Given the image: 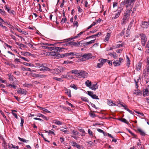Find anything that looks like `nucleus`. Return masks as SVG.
<instances>
[{
    "label": "nucleus",
    "mask_w": 149,
    "mask_h": 149,
    "mask_svg": "<svg viewBox=\"0 0 149 149\" xmlns=\"http://www.w3.org/2000/svg\"><path fill=\"white\" fill-rule=\"evenodd\" d=\"M78 54L74 52H70L66 53L65 54H57L55 52H52L50 53V55L54 58H59L65 56H69L68 58L69 59H72L74 58V56H77Z\"/></svg>",
    "instance_id": "f257e3e1"
},
{
    "label": "nucleus",
    "mask_w": 149,
    "mask_h": 149,
    "mask_svg": "<svg viewBox=\"0 0 149 149\" xmlns=\"http://www.w3.org/2000/svg\"><path fill=\"white\" fill-rule=\"evenodd\" d=\"M63 49V48H61L58 47H50L47 46V49L51 51L52 52L49 53V55L52 56L50 54V53L52 52H55L57 54H58V52H60L61 51V49Z\"/></svg>",
    "instance_id": "f03ea898"
},
{
    "label": "nucleus",
    "mask_w": 149,
    "mask_h": 149,
    "mask_svg": "<svg viewBox=\"0 0 149 149\" xmlns=\"http://www.w3.org/2000/svg\"><path fill=\"white\" fill-rule=\"evenodd\" d=\"M136 0H124V1L122 3L123 4L125 5L126 8H127L132 4L133 5Z\"/></svg>",
    "instance_id": "7ed1b4c3"
},
{
    "label": "nucleus",
    "mask_w": 149,
    "mask_h": 149,
    "mask_svg": "<svg viewBox=\"0 0 149 149\" xmlns=\"http://www.w3.org/2000/svg\"><path fill=\"white\" fill-rule=\"evenodd\" d=\"M84 31L81 32L79 33L78 34H77V36H74L73 38H69L68 39H64L63 40V42H62L61 43L64 42H67L70 41L71 40H72L73 39H75L79 37H80V36H81L82 35V34L84 33Z\"/></svg>",
    "instance_id": "20e7f679"
},
{
    "label": "nucleus",
    "mask_w": 149,
    "mask_h": 149,
    "mask_svg": "<svg viewBox=\"0 0 149 149\" xmlns=\"http://www.w3.org/2000/svg\"><path fill=\"white\" fill-rule=\"evenodd\" d=\"M140 36L141 37V45L142 46H145L147 41V38L146 35L144 34H140Z\"/></svg>",
    "instance_id": "39448f33"
},
{
    "label": "nucleus",
    "mask_w": 149,
    "mask_h": 149,
    "mask_svg": "<svg viewBox=\"0 0 149 149\" xmlns=\"http://www.w3.org/2000/svg\"><path fill=\"white\" fill-rule=\"evenodd\" d=\"M79 74L78 75H77V77L79 78H85L87 76V73L84 71L79 70Z\"/></svg>",
    "instance_id": "423d86ee"
},
{
    "label": "nucleus",
    "mask_w": 149,
    "mask_h": 149,
    "mask_svg": "<svg viewBox=\"0 0 149 149\" xmlns=\"http://www.w3.org/2000/svg\"><path fill=\"white\" fill-rule=\"evenodd\" d=\"M45 64H42L41 65H40L38 64L39 66H40V67L41 68L39 69L40 71H52V70L49 68H48L46 66L44 65Z\"/></svg>",
    "instance_id": "0eeeda50"
},
{
    "label": "nucleus",
    "mask_w": 149,
    "mask_h": 149,
    "mask_svg": "<svg viewBox=\"0 0 149 149\" xmlns=\"http://www.w3.org/2000/svg\"><path fill=\"white\" fill-rule=\"evenodd\" d=\"M92 54L91 53H88L84 54L82 56V58L81 59L82 60L84 61L87 60H88L92 58Z\"/></svg>",
    "instance_id": "6e6552de"
},
{
    "label": "nucleus",
    "mask_w": 149,
    "mask_h": 149,
    "mask_svg": "<svg viewBox=\"0 0 149 149\" xmlns=\"http://www.w3.org/2000/svg\"><path fill=\"white\" fill-rule=\"evenodd\" d=\"M129 16L130 14H127L125 13L124 14V17L123 19V21L122 24H125L128 20Z\"/></svg>",
    "instance_id": "1a4fd4ad"
},
{
    "label": "nucleus",
    "mask_w": 149,
    "mask_h": 149,
    "mask_svg": "<svg viewBox=\"0 0 149 149\" xmlns=\"http://www.w3.org/2000/svg\"><path fill=\"white\" fill-rule=\"evenodd\" d=\"M87 92H88V94L89 96L91 97L92 98H93V99H97V100L99 99V98L98 97V96L96 95L95 94H93V92H92L91 91H88Z\"/></svg>",
    "instance_id": "9d476101"
},
{
    "label": "nucleus",
    "mask_w": 149,
    "mask_h": 149,
    "mask_svg": "<svg viewBox=\"0 0 149 149\" xmlns=\"http://www.w3.org/2000/svg\"><path fill=\"white\" fill-rule=\"evenodd\" d=\"M119 104H120L122 107H123L124 109L126 111L129 112H132V111L130 110L128 108L127 105H125L123 103L120 101L118 103Z\"/></svg>",
    "instance_id": "9b49d317"
},
{
    "label": "nucleus",
    "mask_w": 149,
    "mask_h": 149,
    "mask_svg": "<svg viewBox=\"0 0 149 149\" xmlns=\"http://www.w3.org/2000/svg\"><path fill=\"white\" fill-rule=\"evenodd\" d=\"M149 25V22H143L141 23V27L144 29H146L148 27Z\"/></svg>",
    "instance_id": "f8f14e48"
},
{
    "label": "nucleus",
    "mask_w": 149,
    "mask_h": 149,
    "mask_svg": "<svg viewBox=\"0 0 149 149\" xmlns=\"http://www.w3.org/2000/svg\"><path fill=\"white\" fill-rule=\"evenodd\" d=\"M63 45H64V46H65V45L66 46H67L68 45H72L78 47L77 42H70L68 43H65L64 44H63Z\"/></svg>",
    "instance_id": "ddd939ff"
},
{
    "label": "nucleus",
    "mask_w": 149,
    "mask_h": 149,
    "mask_svg": "<svg viewBox=\"0 0 149 149\" xmlns=\"http://www.w3.org/2000/svg\"><path fill=\"white\" fill-rule=\"evenodd\" d=\"M77 44H78V47L79 46L81 47H85L87 46L86 42H84L83 40L80 42H77Z\"/></svg>",
    "instance_id": "4468645a"
},
{
    "label": "nucleus",
    "mask_w": 149,
    "mask_h": 149,
    "mask_svg": "<svg viewBox=\"0 0 149 149\" xmlns=\"http://www.w3.org/2000/svg\"><path fill=\"white\" fill-rule=\"evenodd\" d=\"M66 69V68L64 67H61L57 69L56 71H57V72L60 73L63 72Z\"/></svg>",
    "instance_id": "2eb2a0df"
},
{
    "label": "nucleus",
    "mask_w": 149,
    "mask_h": 149,
    "mask_svg": "<svg viewBox=\"0 0 149 149\" xmlns=\"http://www.w3.org/2000/svg\"><path fill=\"white\" fill-rule=\"evenodd\" d=\"M107 101V104L109 106H115L116 105V104L114 103L112 100H108Z\"/></svg>",
    "instance_id": "dca6fc26"
},
{
    "label": "nucleus",
    "mask_w": 149,
    "mask_h": 149,
    "mask_svg": "<svg viewBox=\"0 0 149 149\" xmlns=\"http://www.w3.org/2000/svg\"><path fill=\"white\" fill-rule=\"evenodd\" d=\"M98 88V85H97V84H91V86L90 88L92 90L94 91H95L96 89H97Z\"/></svg>",
    "instance_id": "f3484780"
},
{
    "label": "nucleus",
    "mask_w": 149,
    "mask_h": 149,
    "mask_svg": "<svg viewBox=\"0 0 149 149\" xmlns=\"http://www.w3.org/2000/svg\"><path fill=\"white\" fill-rule=\"evenodd\" d=\"M17 92L19 94H21L25 95L26 94V91L24 89H20V90H18Z\"/></svg>",
    "instance_id": "a211bd4d"
},
{
    "label": "nucleus",
    "mask_w": 149,
    "mask_h": 149,
    "mask_svg": "<svg viewBox=\"0 0 149 149\" xmlns=\"http://www.w3.org/2000/svg\"><path fill=\"white\" fill-rule=\"evenodd\" d=\"M137 130L141 135L143 136H145L146 135L145 132L141 129L138 128Z\"/></svg>",
    "instance_id": "6ab92c4d"
},
{
    "label": "nucleus",
    "mask_w": 149,
    "mask_h": 149,
    "mask_svg": "<svg viewBox=\"0 0 149 149\" xmlns=\"http://www.w3.org/2000/svg\"><path fill=\"white\" fill-rule=\"evenodd\" d=\"M133 94L137 95H141L142 93L139 90H134V91L133 92Z\"/></svg>",
    "instance_id": "aec40b11"
},
{
    "label": "nucleus",
    "mask_w": 149,
    "mask_h": 149,
    "mask_svg": "<svg viewBox=\"0 0 149 149\" xmlns=\"http://www.w3.org/2000/svg\"><path fill=\"white\" fill-rule=\"evenodd\" d=\"M65 93L68 96L70 97H71V91L70 89H66L65 90Z\"/></svg>",
    "instance_id": "412c9836"
},
{
    "label": "nucleus",
    "mask_w": 149,
    "mask_h": 149,
    "mask_svg": "<svg viewBox=\"0 0 149 149\" xmlns=\"http://www.w3.org/2000/svg\"><path fill=\"white\" fill-rule=\"evenodd\" d=\"M107 59L103 58H101L99 60V61H100V63L102 64V65L104 63L107 62Z\"/></svg>",
    "instance_id": "4be33fe9"
},
{
    "label": "nucleus",
    "mask_w": 149,
    "mask_h": 149,
    "mask_svg": "<svg viewBox=\"0 0 149 149\" xmlns=\"http://www.w3.org/2000/svg\"><path fill=\"white\" fill-rule=\"evenodd\" d=\"M113 63L114 66H117L120 65V63L118 60L114 61Z\"/></svg>",
    "instance_id": "5701e85b"
},
{
    "label": "nucleus",
    "mask_w": 149,
    "mask_h": 149,
    "mask_svg": "<svg viewBox=\"0 0 149 149\" xmlns=\"http://www.w3.org/2000/svg\"><path fill=\"white\" fill-rule=\"evenodd\" d=\"M141 63L140 62L138 63L136 66V69L137 70H139L141 68Z\"/></svg>",
    "instance_id": "b1692460"
},
{
    "label": "nucleus",
    "mask_w": 149,
    "mask_h": 149,
    "mask_svg": "<svg viewBox=\"0 0 149 149\" xmlns=\"http://www.w3.org/2000/svg\"><path fill=\"white\" fill-rule=\"evenodd\" d=\"M85 84L86 86L90 88L91 86L92 83L91 81L89 80H87L85 82Z\"/></svg>",
    "instance_id": "393cba45"
},
{
    "label": "nucleus",
    "mask_w": 149,
    "mask_h": 149,
    "mask_svg": "<svg viewBox=\"0 0 149 149\" xmlns=\"http://www.w3.org/2000/svg\"><path fill=\"white\" fill-rule=\"evenodd\" d=\"M109 55L111 57H113L114 58L116 59L118 57L117 55L114 52L110 53Z\"/></svg>",
    "instance_id": "a878e982"
},
{
    "label": "nucleus",
    "mask_w": 149,
    "mask_h": 149,
    "mask_svg": "<svg viewBox=\"0 0 149 149\" xmlns=\"http://www.w3.org/2000/svg\"><path fill=\"white\" fill-rule=\"evenodd\" d=\"M101 35V32H99L97 34L90 36V37H91V38H94L95 37H98L100 36Z\"/></svg>",
    "instance_id": "bb28decb"
},
{
    "label": "nucleus",
    "mask_w": 149,
    "mask_h": 149,
    "mask_svg": "<svg viewBox=\"0 0 149 149\" xmlns=\"http://www.w3.org/2000/svg\"><path fill=\"white\" fill-rule=\"evenodd\" d=\"M79 70H72L71 71L72 73L76 74V75L77 77V75H78V74H79Z\"/></svg>",
    "instance_id": "cd10ccee"
},
{
    "label": "nucleus",
    "mask_w": 149,
    "mask_h": 149,
    "mask_svg": "<svg viewBox=\"0 0 149 149\" xmlns=\"http://www.w3.org/2000/svg\"><path fill=\"white\" fill-rule=\"evenodd\" d=\"M9 77V79L10 81H13L14 79H15V77L13 75H12L11 74H8Z\"/></svg>",
    "instance_id": "c85d7f7f"
},
{
    "label": "nucleus",
    "mask_w": 149,
    "mask_h": 149,
    "mask_svg": "<svg viewBox=\"0 0 149 149\" xmlns=\"http://www.w3.org/2000/svg\"><path fill=\"white\" fill-rule=\"evenodd\" d=\"M118 120L126 124H127L128 123V122L127 120L124 118H119L118 119Z\"/></svg>",
    "instance_id": "c756f323"
},
{
    "label": "nucleus",
    "mask_w": 149,
    "mask_h": 149,
    "mask_svg": "<svg viewBox=\"0 0 149 149\" xmlns=\"http://www.w3.org/2000/svg\"><path fill=\"white\" fill-rule=\"evenodd\" d=\"M53 123L56 125H61L63 124V123L62 122L57 120H54Z\"/></svg>",
    "instance_id": "7c9ffc66"
},
{
    "label": "nucleus",
    "mask_w": 149,
    "mask_h": 149,
    "mask_svg": "<svg viewBox=\"0 0 149 149\" xmlns=\"http://www.w3.org/2000/svg\"><path fill=\"white\" fill-rule=\"evenodd\" d=\"M46 75L45 74H37V78H42L46 77Z\"/></svg>",
    "instance_id": "2f4dec72"
},
{
    "label": "nucleus",
    "mask_w": 149,
    "mask_h": 149,
    "mask_svg": "<svg viewBox=\"0 0 149 149\" xmlns=\"http://www.w3.org/2000/svg\"><path fill=\"white\" fill-rule=\"evenodd\" d=\"M94 112H89V115L90 116L93 118L97 116L94 113Z\"/></svg>",
    "instance_id": "473e14b6"
},
{
    "label": "nucleus",
    "mask_w": 149,
    "mask_h": 149,
    "mask_svg": "<svg viewBox=\"0 0 149 149\" xmlns=\"http://www.w3.org/2000/svg\"><path fill=\"white\" fill-rule=\"evenodd\" d=\"M16 44L17 45L19 46L20 47H24V48L26 47V45H25L24 44H22L21 43L17 42L16 43Z\"/></svg>",
    "instance_id": "72a5a7b5"
},
{
    "label": "nucleus",
    "mask_w": 149,
    "mask_h": 149,
    "mask_svg": "<svg viewBox=\"0 0 149 149\" xmlns=\"http://www.w3.org/2000/svg\"><path fill=\"white\" fill-rule=\"evenodd\" d=\"M110 36V34L109 33H108L106 36L105 39L104 40V41H108L109 39V38Z\"/></svg>",
    "instance_id": "f704fd0d"
},
{
    "label": "nucleus",
    "mask_w": 149,
    "mask_h": 149,
    "mask_svg": "<svg viewBox=\"0 0 149 149\" xmlns=\"http://www.w3.org/2000/svg\"><path fill=\"white\" fill-rule=\"evenodd\" d=\"M37 74L35 73H33L32 72L28 74V76L30 77H35L36 78H37Z\"/></svg>",
    "instance_id": "c9c22d12"
},
{
    "label": "nucleus",
    "mask_w": 149,
    "mask_h": 149,
    "mask_svg": "<svg viewBox=\"0 0 149 149\" xmlns=\"http://www.w3.org/2000/svg\"><path fill=\"white\" fill-rule=\"evenodd\" d=\"M68 72H67V74L66 75H62L61 76V78L62 79L63 78H67L68 77H70L69 75L68 74Z\"/></svg>",
    "instance_id": "e433bc0d"
},
{
    "label": "nucleus",
    "mask_w": 149,
    "mask_h": 149,
    "mask_svg": "<svg viewBox=\"0 0 149 149\" xmlns=\"http://www.w3.org/2000/svg\"><path fill=\"white\" fill-rule=\"evenodd\" d=\"M148 93V89L146 88L145 89V91L143 93V96H146Z\"/></svg>",
    "instance_id": "4c0bfd02"
},
{
    "label": "nucleus",
    "mask_w": 149,
    "mask_h": 149,
    "mask_svg": "<svg viewBox=\"0 0 149 149\" xmlns=\"http://www.w3.org/2000/svg\"><path fill=\"white\" fill-rule=\"evenodd\" d=\"M18 139L20 141H22L23 142H27L29 141L28 140H26L25 139L21 138L19 137H18Z\"/></svg>",
    "instance_id": "58836bf2"
},
{
    "label": "nucleus",
    "mask_w": 149,
    "mask_h": 149,
    "mask_svg": "<svg viewBox=\"0 0 149 149\" xmlns=\"http://www.w3.org/2000/svg\"><path fill=\"white\" fill-rule=\"evenodd\" d=\"M95 39H94V40H91L89 42H86V45H87L89 44H92V43H94L95 42Z\"/></svg>",
    "instance_id": "ea45409f"
},
{
    "label": "nucleus",
    "mask_w": 149,
    "mask_h": 149,
    "mask_svg": "<svg viewBox=\"0 0 149 149\" xmlns=\"http://www.w3.org/2000/svg\"><path fill=\"white\" fill-rule=\"evenodd\" d=\"M53 79H55L58 81H63V80L61 79V78H58L56 77H54L53 78Z\"/></svg>",
    "instance_id": "a19ab883"
},
{
    "label": "nucleus",
    "mask_w": 149,
    "mask_h": 149,
    "mask_svg": "<svg viewBox=\"0 0 149 149\" xmlns=\"http://www.w3.org/2000/svg\"><path fill=\"white\" fill-rule=\"evenodd\" d=\"M126 56L127 59V65L128 67H129V65L130 64V60L127 56Z\"/></svg>",
    "instance_id": "79ce46f5"
},
{
    "label": "nucleus",
    "mask_w": 149,
    "mask_h": 149,
    "mask_svg": "<svg viewBox=\"0 0 149 149\" xmlns=\"http://www.w3.org/2000/svg\"><path fill=\"white\" fill-rule=\"evenodd\" d=\"M40 110H42L44 112H50L49 111H48L47 109L45 108L40 107Z\"/></svg>",
    "instance_id": "37998d69"
},
{
    "label": "nucleus",
    "mask_w": 149,
    "mask_h": 149,
    "mask_svg": "<svg viewBox=\"0 0 149 149\" xmlns=\"http://www.w3.org/2000/svg\"><path fill=\"white\" fill-rule=\"evenodd\" d=\"M0 13L4 15H6V13L5 11L1 9H0Z\"/></svg>",
    "instance_id": "c03bdc74"
},
{
    "label": "nucleus",
    "mask_w": 149,
    "mask_h": 149,
    "mask_svg": "<svg viewBox=\"0 0 149 149\" xmlns=\"http://www.w3.org/2000/svg\"><path fill=\"white\" fill-rule=\"evenodd\" d=\"M73 63L72 61H64L63 62V63L64 64H72Z\"/></svg>",
    "instance_id": "a18cd8bd"
},
{
    "label": "nucleus",
    "mask_w": 149,
    "mask_h": 149,
    "mask_svg": "<svg viewBox=\"0 0 149 149\" xmlns=\"http://www.w3.org/2000/svg\"><path fill=\"white\" fill-rule=\"evenodd\" d=\"M133 23V22H131L129 25L127 29V31L129 32V31H130V29L131 28V27L132 26L131 24Z\"/></svg>",
    "instance_id": "49530a36"
},
{
    "label": "nucleus",
    "mask_w": 149,
    "mask_h": 149,
    "mask_svg": "<svg viewBox=\"0 0 149 149\" xmlns=\"http://www.w3.org/2000/svg\"><path fill=\"white\" fill-rule=\"evenodd\" d=\"M81 99L83 101L85 102H88V98L86 97H81Z\"/></svg>",
    "instance_id": "de8ad7c7"
},
{
    "label": "nucleus",
    "mask_w": 149,
    "mask_h": 149,
    "mask_svg": "<svg viewBox=\"0 0 149 149\" xmlns=\"http://www.w3.org/2000/svg\"><path fill=\"white\" fill-rule=\"evenodd\" d=\"M97 131L101 133H102L104 135H105V132H104L103 130L100 129H97Z\"/></svg>",
    "instance_id": "09e8293b"
},
{
    "label": "nucleus",
    "mask_w": 149,
    "mask_h": 149,
    "mask_svg": "<svg viewBox=\"0 0 149 149\" xmlns=\"http://www.w3.org/2000/svg\"><path fill=\"white\" fill-rule=\"evenodd\" d=\"M22 70H23L28 71L30 72L31 71V68H22Z\"/></svg>",
    "instance_id": "8fccbe9b"
},
{
    "label": "nucleus",
    "mask_w": 149,
    "mask_h": 149,
    "mask_svg": "<svg viewBox=\"0 0 149 149\" xmlns=\"http://www.w3.org/2000/svg\"><path fill=\"white\" fill-rule=\"evenodd\" d=\"M70 87L71 88H73L75 90H77V88L76 87V86L74 84L71 85L70 86Z\"/></svg>",
    "instance_id": "3c124183"
},
{
    "label": "nucleus",
    "mask_w": 149,
    "mask_h": 149,
    "mask_svg": "<svg viewBox=\"0 0 149 149\" xmlns=\"http://www.w3.org/2000/svg\"><path fill=\"white\" fill-rule=\"evenodd\" d=\"M88 132L90 136H93V132L92 131H91V130L90 129H88Z\"/></svg>",
    "instance_id": "603ef678"
},
{
    "label": "nucleus",
    "mask_w": 149,
    "mask_h": 149,
    "mask_svg": "<svg viewBox=\"0 0 149 149\" xmlns=\"http://www.w3.org/2000/svg\"><path fill=\"white\" fill-rule=\"evenodd\" d=\"M102 66V64H101L100 63H99L97 64V65L96 66V67L100 68Z\"/></svg>",
    "instance_id": "864d4df0"
},
{
    "label": "nucleus",
    "mask_w": 149,
    "mask_h": 149,
    "mask_svg": "<svg viewBox=\"0 0 149 149\" xmlns=\"http://www.w3.org/2000/svg\"><path fill=\"white\" fill-rule=\"evenodd\" d=\"M95 24H96V23L95 22H93V23L90 26H89L88 28V29H89L91 28L92 26H94Z\"/></svg>",
    "instance_id": "5fc2aeb1"
},
{
    "label": "nucleus",
    "mask_w": 149,
    "mask_h": 149,
    "mask_svg": "<svg viewBox=\"0 0 149 149\" xmlns=\"http://www.w3.org/2000/svg\"><path fill=\"white\" fill-rule=\"evenodd\" d=\"M0 26L3 28V29H4L6 31L7 30V28L6 26H3L1 22H0Z\"/></svg>",
    "instance_id": "6e6d98bb"
},
{
    "label": "nucleus",
    "mask_w": 149,
    "mask_h": 149,
    "mask_svg": "<svg viewBox=\"0 0 149 149\" xmlns=\"http://www.w3.org/2000/svg\"><path fill=\"white\" fill-rule=\"evenodd\" d=\"M3 143H2L3 146L5 148L7 146L6 143L5 142L4 139H3Z\"/></svg>",
    "instance_id": "4d7b16f0"
},
{
    "label": "nucleus",
    "mask_w": 149,
    "mask_h": 149,
    "mask_svg": "<svg viewBox=\"0 0 149 149\" xmlns=\"http://www.w3.org/2000/svg\"><path fill=\"white\" fill-rule=\"evenodd\" d=\"M21 122L20 123V125L22 127L23 126V124L24 123V119L22 118H21Z\"/></svg>",
    "instance_id": "13d9d810"
},
{
    "label": "nucleus",
    "mask_w": 149,
    "mask_h": 149,
    "mask_svg": "<svg viewBox=\"0 0 149 149\" xmlns=\"http://www.w3.org/2000/svg\"><path fill=\"white\" fill-rule=\"evenodd\" d=\"M120 15V14H118V13H116L115 14V16L114 17H113L112 18L113 19H116L118 18Z\"/></svg>",
    "instance_id": "bf43d9fd"
},
{
    "label": "nucleus",
    "mask_w": 149,
    "mask_h": 149,
    "mask_svg": "<svg viewBox=\"0 0 149 149\" xmlns=\"http://www.w3.org/2000/svg\"><path fill=\"white\" fill-rule=\"evenodd\" d=\"M67 21L66 18H65L64 19L63 18H62L61 22V23H64V22L65 23Z\"/></svg>",
    "instance_id": "052dcab7"
},
{
    "label": "nucleus",
    "mask_w": 149,
    "mask_h": 149,
    "mask_svg": "<svg viewBox=\"0 0 149 149\" xmlns=\"http://www.w3.org/2000/svg\"><path fill=\"white\" fill-rule=\"evenodd\" d=\"M19 57H20V58H21L24 60L25 61H29V60L27 58H25L24 57H22V56H20Z\"/></svg>",
    "instance_id": "680f3d73"
},
{
    "label": "nucleus",
    "mask_w": 149,
    "mask_h": 149,
    "mask_svg": "<svg viewBox=\"0 0 149 149\" xmlns=\"http://www.w3.org/2000/svg\"><path fill=\"white\" fill-rule=\"evenodd\" d=\"M73 25L74 26H76L77 27L78 26V23L77 21H74L73 23Z\"/></svg>",
    "instance_id": "e2e57ef3"
},
{
    "label": "nucleus",
    "mask_w": 149,
    "mask_h": 149,
    "mask_svg": "<svg viewBox=\"0 0 149 149\" xmlns=\"http://www.w3.org/2000/svg\"><path fill=\"white\" fill-rule=\"evenodd\" d=\"M123 46V45L122 44H117L116 45V48H118L120 47H121Z\"/></svg>",
    "instance_id": "0e129e2a"
},
{
    "label": "nucleus",
    "mask_w": 149,
    "mask_h": 149,
    "mask_svg": "<svg viewBox=\"0 0 149 149\" xmlns=\"http://www.w3.org/2000/svg\"><path fill=\"white\" fill-rule=\"evenodd\" d=\"M23 64H24V65H26L28 66H31V63H27L26 62H24L23 63ZM31 66H32V65H31Z\"/></svg>",
    "instance_id": "69168bd1"
},
{
    "label": "nucleus",
    "mask_w": 149,
    "mask_h": 149,
    "mask_svg": "<svg viewBox=\"0 0 149 149\" xmlns=\"http://www.w3.org/2000/svg\"><path fill=\"white\" fill-rule=\"evenodd\" d=\"M108 62V63L109 64V65L110 66H112V61L108 60H107V61Z\"/></svg>",
    "instance_id": "338daca9"
},
{
    "label": "nucleus",
    "mask_w": 149,
    "mask_h": 149,
    "mask_svg": "<svg viewBox=\"0 0 149 149\" xmlns=\"http://www.w3.org/2000/svg\"><path fill=\"white\" fill-rule=\"evenodd\" d=\"M146 47L148 48V50L149 51V40L147 43Z\"/></svg>",
    "instance_id": "774afa93"
}]
</instances>
